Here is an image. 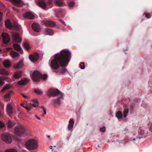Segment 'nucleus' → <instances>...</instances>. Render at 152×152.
Listing matches in <instances>:
<instances>
[{
  "mask_svg": "<svg viewBox=\"0 0 152 152\" xmlns=\"http://www.w3.org/2000/svg\"><path fill=\"white\" fill-rule=\"evenodd\" d=\"M71 58V53L68 50H64L61 51L59 53L56 54L54 58L50 62L52 69L56 70L61 67L66 66Z\"/></svg>",
  "mask_w": 152,
  "mask_h": 152,
  "instance_id": "obj_1",
  "label": "nucleus"
},
{
  "mask_svg": "<svg viewBox=\"0 0 152 152\" xmlns=\"http://www.w3.org/2000/svg\"><path fill=\"white\" fill-rule=\"evenodd\" d=\"M28 130L27 127L24 126L19 124L14 128V134L17 136L21 137L23 136Z\"/></svg>",
  "mask_w": 152,
  "mask_h": 152,
  "instance_id": "obj_2",
  "label": "nucleus"
},
{
  "mask_svg": "<svg viewBox=\"0 0 152 152\" xmlns=\"http://www.w3.org/2000/svg\"><path fill=\"white\" fill-rule=\"evenodd\" d=\"M26 145L28 149L34 150L37 148L38 143L36 140H31L26 142Z\"/></svg>",
  "mask_w": 152,
  "mask_h": 152,
  "instance_id": "obj_3",
  "label": "nucleus"
},
{
  "mask_svg": "<svg viewBox=\"0 0 152 152\" xmlns=\"http://www.w3.org/2000/svg\"><path fill=\"white\" fill-rule=\"evenodd\" d=\"M42 77V75L38 71H34L31 77L32 80L35 82H38Z\"/></svg>",
  "mask_w": 152,
  "mask_h": 152,
  "instance_id": "obj_4",
  "label": "nucleus"
},
{
  "mask_svg": "<svg viewBox=\"0 0 152 152\" xmlns=\"http://www.w3.org/2000/svg\"><path fill=\"white\" fill-rule=\"evenodd\" d=\"M61 93V92L57 89H50L48 91L47 95L50 97L51 96L54 97L58 95Z\"/></svg>",
  "mask_w": 152,
  "mask_h": 152,
  "instance_id": "obj_5",
  "label": "nucleus"
},
{
  "mask_svg": "<svg viewBox=\"0 0 152 152\" xmlns=\"http://www.w3.org/2000/svg\"><path fill=\"white\" fill-rule=\"evenodd\" d=\"M1 140L7 143H10L12 141V138L9 134H3L1 135Z\"/></svg>",
  "mask_w": 152,
  "mask_h": 152,
  "instance_id": "obj_6",
  "label": "nucleus"
},
{
  "mask_svg": "<svg viewBox=\"0 0 152 152\" xmlns=\"http://www.w3.org/2000/svg\"><path fill=\"white\" fill-rule=\"evenodd\" d=\"M12 35L13 39V43L14 42H21L22 39L18 34L12 32Z\"/></svg>",
  "mask_w": 152,
  "mask_h": 152,
  "instance_id": "obj_7",
  "label": "nucleus"
},
{
  "mask_svg": "<svg viewBox=\"0 0 152 152\" xmlns=\"http://www.w3.org/2000/svg\"><path fill=\"white\" fill-rule=\"evenodd\" d=\"M14 5L18 7H22L25 4L22 0H9Z\"/></svg>",
  "mask_w": 152,
  "mask_h": 152,
  "instance_id": "obj_8",
  "label": "nucleus"
},
{
  "mask_svg": "<svg viewBox=\"0 0 152 152\" xmlns=\"http://www.w3.org/2000/svg\"><path fill=\"white\" fill-rule=\"evenodd\" d=\"M3 42L5 44H7L10 40V38L8 34L6 33L3 32L1 34Z\"/></svg>",
  "mask_w": 152,
  "mask_h": 152,
  "instance_id": "obj_9",
  "label": "nucleus"
},
{
  "mask_svg": "<svg viewBox=\"0 0 152 152\" xmlns=\"http://www.w3.org/2000/svg\"><path fill=\"white\" fill-rule=\"evenodd\" d=\"M39 57V54L37 53H34L29 55V58L32 62L36 61Z\"/></svg>",
  "mask_w": 152,
  "mask_h": 152,
  "instance_id": "obj_10",
  "label": "nucleus"
},
{
  "mask_svg": "<svg viewBox=\"0 0 152 152\" xmlns=\"http://www.w3.org/2000/svg\"><path fill=\"white\" fill-rule=\"evenodd\" d=\"M23 16L24 18L29 19H33L34 18V15L30 12H27L23 14Z\"/></svg>",
  "mask_w": 152,
  "mask_h": 152,
  "instance_id": "obj_11",
  "label": "nucleus"
},
{
  "mask_svg": "<svg viewBox=\"0 0 152 152\" xmlns=\"http://www.w3.org/2000/svg\"><path fill=\"white\" fill-rule=\"evenodd\" d=\"M31 26L33 30L34 31L37 32L40 31V26L38 24L36 23H33Z\"/></svg>",
  "mask_w": 152,
  "mask_h": 152,
  "instance_id": "obj_12",
  "label": "nucleus"
},
{
  "mask_svg": "<svg viewBox=\"0 0 152 152\" xmlns=\"http://www.w3.org/2000/svg\"><path fill=\"white\" fill-rule=\"evenodd\" d=\"M37 4L42 9H46V4L44 1L42 0L39 1L37 2Z\"/></svg>",
  "mask_w": 152,
  "mask_h": 152,
  "instance_id": "obj_13",
  "label": "nucleus"
},
{
  "mask_svg": "<svg viewBox=\"0 0 152 152\" xmlns=\"http://www.w3.org/2000/svg\"><path fill=\"white\" fill-rule=\"evenodd\" d=\"M7 111L9 115H11L13 113L12 107L10 104H8L7 107Z\"/></svg>",
  "mask_w": 152,
  "mask_h": 152,
  "instance_id": "obj_14",
  "label": "nucleus"
},
{
  "mask_svg": "<svg viewBox=\"0 0 152 152\" xmlns=\"http://www.w3.org/2000/svg\"><path fill=\"white\" fill-rule=\"evenodd\" d=\"M23 66V63L22 61H19L17 64H15L14 65V68L17 69L21 68Z\"/></svg>",
  "mask_w": 152,
  "mask_h": 152,
  "instance_id": "obj_15",
  "label": "nucleus"
},
{
  "mask_svg": "<svg viewBox=\"0 0 152 152\" xmlns=\"http://www.w3.org/2000/svg\"><path fill=\"white\" fill-rule=\"evenodd\" d=\"M44 24L45 26L47 27H53L56 25L54 22L50 21H46L45 22Z\"/></svg>",
  "mask_w": 152,
  "mask_h": 152,
  "instance_id": "obj_16",
  "label": "nucleus"
},
{
  "mask_svg": "<svg viewBox=\"0 0 152 152\" xmlns=\"http://www.w3.org/2000/svg\"><path fill=\"white\" fill-rule=\"evenodd\" d=\"M28 82L29 80L26 79H25L19 81L18 83V84L19 85H25L28 83Z\"/></svg>",
  "mask_w": 152,
  "mask_h": 152,
  "instance_id": "obj_17",
  "label": "nucleus"
},
{
  "mask_svg": "<svg viewBox=\"0 0 152 152\" xmlns=\"http://www.w3.org/2000/svg\"><path fill=\"white\" fill-rule=\"evenodd\" d=\"M5 26L6 27L9 29H11L12 28V23L10 21V20L9 19H7L5 22Z\"/></svg>",
  "mask_w": 152,
  "mask_h": 152,
  "instance_id": "obj_18",
  "label": "nucleus"
},
{
  "mask_svg": "<svg viewBox=\"0 0 152 152\" xmlns=\"http://www.w3.org/2000/svg\"><path fill=\"white\" fill-rule=\"evenodd\" d=\"M74 123V121L73 119H70L69 121V124L68 126V129L70 130H71L73 126Z\"/></svg>",
  "mask_w": 152,
  "mask_h": 152,
  "instance_id": "obj_19",
  "label": "nucleus"
},
{
  "mask_svg": "<svg viewBox=\"0 0 152 152\" xmlns=\"http://www.w3.org/2000/svg\"><path fill=\"white\" fill-rule=\"evenodd\" d=\"M3 64L5 68H7L10 66L11 63L9 60H6L3 61Z\"/></svg>",
  "mask_w": 152,
  "mask_h": 152,
  "instance_id": "obj_20",
  "label": "nucleus"
},
{
  "mask_svg": "<svg viewBox=\"0 0 152 152\" xmlns=\"http://www.w3.org/2000/svg\"><path fill=\"white\" fill-rule=\"evenodd\" d=\"M45 34L46 35H52L53 33V30L49 28H47L45 31Z\"/></svg>",
  "mask_w": 152,
  "mask_h": 152,
  "instance_id": "obj_21",
  "label": "nucleus"
},
{
  "mask_svg": "<svg viewBox=\"0 0 152 152\" xmlns=\"http://www.w3.org/2000/svg\"><path fill=\"white\" fill-rule=\"evenodd\" d=\"M13 47L14 49L16 50L20 51L21 50L20 46L18 44H13Z\"/></svg>",
  "mask_w": 152,
  "mask_h": 152,
  "instance_id": "obj_22",
  "label": "nucleus"
},
{
  "mask_svg": "<svg viewBox=\"0 0 152 152\" xmlns=\"http://www.w3.org/2000/svg\"><path fill=\"white\" fill-rule=\"evenodd\" d=\"M12 88V86L10 84H8L4 86L1 90V92H3L6 90H8Z\"/></svg>",
  "mask_w": 152,
  "mask_h": 152,
  "instance_id": "obj_23",
  "label": "nucleus"
},
{
  "mask_svg": "<svg viewBox=\"0 0 152 152\" xmlns=\"http://www.w3.org/2000/svg\"><path fill=\"white\" fill-rule=\"evenodd\" d=\"M10 54L13 58H15L19 56V54L17 52L13 51H11L10 52Z\"/></svg>",
  "mask_w": 152,
  "mask_h": 152,
  "instance_id": "obj_24",
  "label": "nucleus"
},
{
  "mask_svg": "<svg viewBox=\"0 0 152 152\" xmlns=\"http://www.w3.org/2000/svg\"><path fill=\"white\" fill-rule=\"evenodd\" d=\"M22 72L21 71H19L15 72L14 75L13 77L15 78H18L21 77V75L22 74Z\"/></svg>",
  "mask_w": 152,
  "mask_h": 152,
  "instance_id": "obj_25",
  "label": "nucleus"
},
{
  "mask_svg": "<svg viewBox=\"0 0 152 152\" xmlns=\"http://www.w3.org/2000/svg\"><path fill=\"white\" fill-rule=\"evenodd\" d=\"M6 125L8 129H10L12 128L14 126V124H13L11 121L9 120L6 123Z\"/></svg>",
  "mask_w": 152,
  "mask_h": 152,
  "instance_id": "obj_26",
  "label": "nucleus"
},
{
  "mask_svg": "<svg viewBox=\"0 0 152 152\" xmlns=\"http://www.w3.org/2000/svg\"><path fill=\"white\" fill-rule=\"evenodd\" d=\"M23 46L24 48L28 51V49L30 48L29 43L27 42H25L23 44Z\"/></svg>",
  "mask_w": 152,
  "mask_h": 152,
  "instance_id": "obj_27",
  "label": "nucleus"
},
{
  "mask_svg": "<svg viewBox=\"0 0 152 152\" xmlns=\"http://www.w3.org/2000/svg\"><path fill=\"white\" fill-rule=\"evenodd\" d=\"M55 4L57 6L61 7L64 4V3L61 0L58 1L57 0H55Z\"/></svg>",
  "mask_w": 152,
  "mask_h": 152,
  "instance_id": "obj_28",
  "label": "nucleus"
},
{
  "mask_svg": "<svg viewBox=\"0 0 152 152\" xmlns=\"http://www.w3.org/2000/svg\"><path fill=\"white\" fill-rule=\"evenodd\" d=\"M12 28H13L15 30H19L20 28V26L18 24L14 23L12 25Z\"/></svg>",
  "mask_w": 152,
  "mask_h": 152,
  "instance_id": "obj_29",
  "label": "nucleus"
},
{
  "mask_svg": "<svg viewBox=\"0 0 152 152\" xmlns=\"http://www.w3.org/2000/svg\"><path fill=\"white\" fill-rule=\"evenodd\" d=\"M116 115L118 119L122 118L123 115L121 112L118 111L116 113Z\"/></svg>",
  "mask_w": 152,
  "mask_h": 152,
  "instance_id": "obj_30",
  "label": "nucleus"
},
{
  "mask_svg": "<svg viewBox=\"0 0 152 152\" xmlns=\"http://www.w3.org/2000/svg\"><path fill=\"white\" fill-rule=\"evenodd\" d=\"M0 74L7 75L8 74V72L4 69H0Z\"/></svg>",
  "mask_w": 152,
  "mask_h": 152,
  "instance_id": "obj_31",
  "label": "nucleus"
},
{
  "mask_svg": "<svg viewBox=\"0 0 152 152\" xmlns=\"http://www.w3.org/2000/svg\"><path fill=\"white\" fill-rule=\"evenodd\" d=\"M67 71V70L65 68H63L61 70V71L60 72H57V73H58L60 74H64L66 71Z\"/></svg>",
  "mask_w": 152,
  "mask_h": 152,
  "instance_id": "obj_32",
  "label": "nucleus"
},
{
  "mask_svg": "<svg viewBox=\"0 0 152 152\" xmlns=\"http://www.w3.org/2000/svg\"><path fill=\"white\" fill-rule=\"evenodd\" d=\"M129 110L128 108H126L124 109L123 112V115L124 117H125L127 116Z\"/></svg>",
  "mask_w": 152,
  "mask_h": 152,
  "instance_id": "obj_33",
  "label": "nucleus"
},
{
  "mask_svg": "<svg viewBox=\"0 0 152 152\" xmlns=\"http://www.w3.org/2000/svg\"><path fill=\"white\" fill-rule=\"evenodd\" d=\"M60 100L61 98H60L55 99L54 102V104H59L60 103Z\"/></svg>",
  "mask_w": 152,
  "mask_h": 152,
  "instance_id": "obj_34",
  "label": "nucleus"
},
{
  "mask_svg": "<svg viewBox=\"0 0 152 152\" xmlns=\"http://www.w3.org/2000/svg\"><path fill=\"white\" fill-rule=\"evenodd\" d=\"M34 92L36 94L39 95H41L42 94V91L39 89H35L34 90Z\"/></svg>",
  "mask_w": 152,
  "mask_h": 152,
  "instance_id": "obj_35",
  "label": "nucleus"
},
{
  "mask_svg": "<svg viewBox=\"0 0 152 152\" xmlns=\"http://www.w3.org/2000/svg\"><path fill=\"white\" fill-rule=\"evenodd\" d=\"M13 93V92L12 91H10L8 93H7V94L5 95L4 97L6 98H9L11 95Z\"/></svg>",
  "mask_w": 152,
  "mask_h": 152,
  "instance_id": "obj_36",
  "label": "nucleus"
},
{
  "mask_svg": "<svg viewBox=\"0 0 152 152\" xmlns=\"http://www.w3.org/2000/svg\"><path fill=\"white\" fill-rule=\"evenodd\" d=\"M128 141V140L127 139L123 140L119 142V143H121L122 145L125 144Z\"/></svg>",
  "mask_w": 152,
  "mask_h": 152,
  "instance_id": "obj_37",
  "label": "nucleus"
},
{
  "mask_svg": "<svg viewBox=\"0 0 152 152\" xmlns=\"http://www.w3.org/2000/svg\"><path fill=\"white\" fill-rule=\"evenodd\" d=\"M5 152H17V151L15 149H10L6 150Z\"/></svg>",
  "mask_w": 152,
  "mask_h": 152,
  "instance_id": "obj_38",
  "label": "nucleus"
},
{
  "mask_svg": "<svg viewBox=\"0 0 152 152\" xmlns=\"http://www.w3.org/2000/svg\"><path fill=\"white\" fill-rule=\"evenodd\" d=\"M75 4V3L73 2H70L68 3L69 6L70 7H73Z\"/></svg>",
  "mask_w": 152,
  "mask_h": 152,
  "instance_id": "obj_39",
  "label": "nucleus"
},
{
  "mask_svg": "<svg viewBox=\"0 0 152 152\" xmlns=\"http://www.w3.org/2000/svg\"><path fill=\"white\" fill-rule=\"evenodd\" d=\"M80 67L81 69H84L85 68V65L84 62H81L80 64Z\"/></svg>",
  "mask_w": 152,
  "mask_h": 152,
  "instance_id": "obj_40",
  "label": "nucleus"
},
{
  "mask_svg": "<svg viewBox=\"0 0 152 152\" xmlns=\"http://www.w3.org/2000/svg\"><path fill=\"white\" fill-rule=\"evenodd\" d=\"M144 15H145V17L148 18H150L151 17V14L149 13H145Z\"/></svg>",
  "mask_w": 152,
  "mask_h": 152,
  "instance_id": "obj_41",
  "label": "nucleus"
},
{
  "mask_svg": "<svg viewBox=\"0 0 152 152\" xmlns=\"http://www.w3.org/2000/svg\"><path fill=\"white\" fill-rule=\"evenodd\" d=\"M0 78L4 81V80H6L8 79V77L7 76H2L0 77Z\"/></svg>",
  "mask_w": 152,
  "mask_h": 152,
  "instance_id": "obj_42",
  "label": "nucleus"
},
{
  "mask_svg": "<svg viewBox=\"0 0 152 152\" xmlns=\"http://www.w3.org/2000/svg\"><path fill=\"white\" fill-rule=\"evenodd\" d=\"M99 130L101 132H104L105 131V126H103L102 127H101L100 128Z\"/></svg>",
  "mask_w": 152,
  "mask_h": 152,
  "instance_id": "obj_43",
  "label": "nucleus"
},
{
  "mask_svg": "<svg viewBox=\"0 0 152 152\" xmlns=\"http://www.w3.org/2000/svg\"><path fill=\"white\" fill-rule=\"evenodd\" d=\"M4 84V82L0 78V88H1Z\"/></svg>",
  "mask_w": 152,
  "mask_h": 152,
  "instance_id": "obj_44",
  "label": "nucleus"
},
{
  "mask_svg": "<svg viewBox=\"0 0 152 152\" xmlns=\"http://www.w3.org/2000/svg\"><path fill=\"white\" fill-rule=\"evenodd\" d=\"M40 107L42 108L43 109L44 114V115L46 114V109L45 107L43 106H41Z\"/></svg>",
  "mask_w": 152,
  "mask_h": 152,
  "instance_id": "obj_45",
  "label": "nucleus"
},
{
  "mask_svg": "<svg viewBox=\"0 0 152 152\" xmlns=\"http://www.w3.org/2000/svg\"><path fill=\"white\" fill-rule=\"evenodd\" d=\"M48 77V76L46 74H44L43 75H42V79H43L44 80H45Z\"/></svg>",
  "mask_w": 152,
  "mask_h": 152,
  "instance_id": "obj_46",
  "label": "nucleus"
},
{
  "mask_svg": "<svg viewBox=\"0 0 152 152\" xmlns=\"http://www.w3.org/2000/svg\"><path fill=\"white\" fill-rule=\"evenodd\" d=\"M5 126L4 124L1 121H0V128H2Z\"/></svg>",
  "mask_w": 152,
  "mask_h": 152,
  "instance_id": "obj_47",
  "label": "nucleus"
},
{
  "mask_svg": "<svg viewBox=\"0 0 152 152\" xmlns=\"http://www.w3.org/2000/svg\"><path fill=\"white\" fill-rule=\"evenodd\" d=\"M32 101L36 103L37 105L39 104V102L37 101V99H32Z\"/></svg>",
  "mask_w": 152,
  "mask_h": 152,
  "instance_id": "obj_48",
  "label": "nucleus"
},
{
  "mask_svg": "<svg viewBox=\"0 0 152 152\" xmlns=\"http://www.w3.org/2000/svg\"><path fill=\"white\" fill-rule=\"evenodd\" d=\"M21 95L24 98H25V99H28L29 97L28 96H26V95H25L23 93H21Z\"/></svg>",
  "mask_w": 152,
  "mask_h": 152,
  "instance_id": "obj_49",
  "label": "nucleus"
},
{
  "mask_svg": "<svg viewBox=\"0 0 152 152\" xmlns=\"http://www.w3.org/2000/svg\"><path fill=\"white\" fill-rule=\"evenodd\" d=\"M3 13L0 12V22L1 21L2 18Z\"/></svg>",
  "mask_w": 152,
  "mask_h": 152,
  "instance_id": "obj_50",
  "label": "nucleus"
},
{
  "mask_svg": "<svg viewBox=\"0 0 152 152\" xmlns=\"http://www.w3.org/2000/svg\"><path fill=\"white\" fill-rule=\"evenodd\" d=\"M23 107L28 111H29L31 108H30L27 106H23Z\"/></svg>",
  "mask_w": 152,
  "mask_h": 152,
  "instance_id": "obj_51",
  "label": "nucleus"
},
{
  "mask_svg": "<svg viewBox=\"0 0 152 152\" xmlns=\"http://www.w3.org/2000/svg\"><path fill=\"white\" fill-rule=\"evenodd\" d=\"M140 134L141 135H144L145 134V132H144V131L143 130H142L140 132Z\"/></svg>",
  "mask_w": 152,
  "mask_h": 152,
  "instance_id": "obj_52",
  "label": "nucleus"
},
{
  "mask_svg": "<svg viewBox=\"0 0 152 152\" xmlns=\"http://www.w3.org/2000/svg\"><path fill=\"white\" fill-rule=\"evenodd\" d=\"M48 3L50 4H53V0H48Z\"/></svg>",
  "mask_w": 152,
  "mask_h": 152,
  "instance_id": "obj_53",
  "label": "nucleus"
},
{
  "mask_svg": "<svg viewBox=\"0 0 152 152\" xmlns=\"http://www.w3.org/2000/svg\"><path fill=\"white\" fill-rule=\"evenodd\" d=\"M12 48H7L6 49V50H7V51H9V50H12Z\"/></svg>",
  "mask_w": 152,
  "mask_h": 152,
  "instance_id": "obj_54",
  "label": "nucleus"
},
{
  "mask_svg": "<svg viewBox=\"0 0 152 152\" xmlns=\"http://www.w3.org/2000/svg\"><path fill=\"white\" fill-rule=\"evenodd\" d=\"M149 129L152 132V126L150 127Z\"/></svg>",
  "mask_w": 152,
  "mask_h": 152,
  "instance_id": "obj_55",
  "label": "nucleus"
},
{
  "mask_svg": "<svg viewBox=\"0 0 152 152\" xmlns=\"http://www.w3.org/2000/svg\"><path fill=\"white\" fill-rule=\"evenodd\" d=\"M35 116L37 117V118L39 120H40V118L39 117H38L37 115H35Z\"/></svg>",
  "mask_w": 152,
  "mask_h": 152,
  "instance_id": "obj_56",
  "label": "nucleus"
},
{
  "mask_svg": "<svg viewBox=\"0 0 152 152\" xmlns=\"http://www.w3.org/2000/svg\"><path fill=\"white\" fill-rule=\"evenodd\" d=\"M32 106L34 107H35L36 106V105L34 104H32Z\"/></svg>",
  "mask_w": 152,
  "mask_h": 152,
  "instance_id": "obj_57",
  "label": "nucleus"
},
{
  "mask_svg": "<svg viewBox=\"0 0 152 152\" xmlns=\"http://www.w3.org/2000/svg\"><path fill=\"white\" fill-rule=\"evenodd\" d=\"M52 148H53V146H50V148L52 149V151H53V150L52 149Z\"/></svg>",
  "mask_w": 152,
  "mask_h": 152,
  "instance_id": "obj_58",
  "label": "nucleus"
},
{
  "mask_svg": "<svg viewBox=\"0 0 152 152\" xmlns=\"http://www.w3.org/2000/svg\"><path fill=\"white\" fill-rule=\"evenodd\" d=\"M13 9L14 10H17L16 9L14 8V7H13Z\"/></svg>",
  "mask_w": 152,
  "mask_h": 152,
  "instance_id": "obj_59",
  "label": "nucleus"
},
{
  "mask_svg": "<svg viewBox=\"0 0 152 152\" xmlns=\"http://www.w3.org/2000/svg\"><path fill=\"white\" fill-rule=\"evenodd\" d=\"M2 115V114H1V112L0 111V116H1Z\"/></svg>",
  "mask_w": 152,
  "mask_h": 152,
  "instance_id": "obj_60",
  "label": "nucleus"
},
{
  "mask_svg": "<svg viewBox=\"0 0 152 152\" xmlns=\"http://www.w3.org/2000/svg\"><path fill=\"white\" fill-rule=\"evenodd\" d=\"M47 137L49 138H50V136H49V135H48L47 136Z\"/></svg>",
  "mask_w": 152,
  "mask_h": 152,
  "instance_id": "obj_61",
  "label": "nucleus"
},
{
  "mask_svg": "<svg viewBox=\"0 0 152 152\" xmlns=\"http://www.w3.org/2000/svg\"><path fill=\"white\" fill-rule=\"evenodd\" d=\"M62 23H63V24H64L65 25V23L64 22H62Z\"/></svg>",
  "mask_w": 152,
  "mask_h": 152,
  "instance_id": "obj_62",
  "label": "nucleus"
},
{
  "mask_svg": "<svg viewBox=\"0 0 152 152\" xmlns=\"http://www.w3.org/2000/svg\"><path fill=\"white\" fill-rule=\"evenodd\" d=\"M20 105H21V106H23V104H20Z\"/></svg>",
  "mask_w": 152,
  "mask_h": 152,
  "instance_id": "obj_63",
  "label": "nucleus"
},
{
  "mask_svg": "<svg viewBox=\"0 0 152 152\" xmlns=\"http://www.w3.org/2000/svg\"><path fill=\"white\" fill-rule=\"evenodd\" d=\"M135 138H134V139H133V140H135Z\"/></svg>",
  "mask_w": 152,
  "mask_h": 152,
  "instance_id": "obj_64",
  "label": "nucleus"
}]
</instances>
